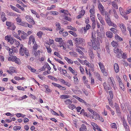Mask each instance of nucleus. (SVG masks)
I'll use <instances>...</instances> for the list:
<instances>
[{"mask_svg": "<svg viewBox=\"0 0 131 131\" xmlns=\"http://www.w3.org/2000/svg\"><path fill=\"white\" fill-rule=\"evenodd\" d=\"M92 45L93 48L95 50H97L100 48V44L99 41L97 39H96V41L95 42H92Z\"/></svg>", "mask_w": 131, "mask_h": 131, "instance_id": "f257e3e1", "label": "nucleus"}, {"mask_svg": "<svg viewBox=\"0 0 131 131\" xmlns=\"http://www.w3.org/2000/svg\"><path fill=\"white\" fill-rule=\"evenodd\" d=\"M116 55V57L117 58L120 59H125L126 58L127 56L126 55V54L125 53H123L121 50H120V51Z\"/></svg>", "mask_w": 131, "mask_h": 131, "instance_id": "f03ea898", "label": "nucleus"}, {"mask_svg": "<svg viewBox=\"0 0 131 131\" xmlns=\"http://www.w3.org/2000/svg\"><path fill=\"white\" fill-rule=\"evenodd\" d=\"M105 20L109 26H111L116 28L117 27L116 25L111 21L110 18H106L105 19Z\"/></svg>", "mask_w": 131, "mask_h": 131, "instance_id": "7ed1b4c3", "label": "nucleus"}, {"mask_svg": "<svg viewBox=\"0 0 131 131\" xmlns=\"http://www.w3.org/2000/svg\"><path fill=\"white\" fill-rule=\"evenodd\" d=\"M119 10L121 15L126 20L128 19V17L126 13L123 11V10L122 8L121 7L119 8Z\"/></svg>", "mask_w": 131, "mask_h": 131, "instance_id": "20e7f679", "label": "nucleus"}, {"mask_svg": "<svg viewBox=\"0 0 131 131\" xmlns=\"http://www.w3.org/2000/svg\"><path fill=\"white\" fill-rule=\"evenodd\" d=\"M74 41L76 43H77L78 45L81 44L82 42H84L85 40L83 38H76L74 39Z\"/></svg>", "mask_w": 131, "mask_h": 131, "instance_id": "39448f33", "label": "nucleus"}, {"mask_svg": "<svg viewBox=\"0 0 131 131\" xmlns=\"http://www.w3.org/2000/svg\"><path fill=\"white\" fill-rule=\"evenodd\" d=\"M123 125L125 128L126 131H129V127L127 125L126 121L124 118L122 119Z\"/></svg>", "mask_w": 131, "mask_h": 131, "instance_id": "423d86ee", "label": "nucleus"}, {"mask_svg": "<svg viewBox=\"0 0 131 131\" xmlns=\"http://www.w3.org/2000/svg\"><path fill=\"white\" fill-rule=\"evenodd\" d=\"M26 19L27 21L32 24L34 25L35 24L34 20H33V18L30 16L27 15L26 17Z\"/></svg>", "mask_w": 131, "mask_h": 131, "instance_id": "0eeeda50", "label": "nucleus"}, {"mask_svg": "<svg viewBox=\"0 0 131 131\" xmlns=\"http://www.w3.org/2000/svg\"><path fill=\"white\" fill-rule=\"evenodd\" d=\"M99 8L101 13V14L103 15H104L105 10L103 9V7L101 3H99L98 5Z\"/></svg>", "mask_w": 131, "mask_h": 131, "instance_id": "6e6552de", "label": "nucleus"}, {"mask_svg": "<svg viewBox=\"0 0 131 131\" xmlns=\"http://www.w3.org/2000/svg\"><path fill=\"white\" fill-rule=\"evenodd\" d=\"M119 26L122 29L123 33L125 35L126 34V28L125 25L123 24H119Z\"/></svg>", "mask_w": 131, "mask_h": 131, "instance_id": "1a4fd4ad", "label": "nucleus"}, {"mask_svg": "<svg viewBox=\"0 0 131 131\" xmlns=\"http://www.w3.org/2000/svg\"><path fill=\"white\" fill-rule=\"evenodd\" d=\"M117 79L119 83V86L124 91V87L123 84L122 82V81L121 79L119 77H118Z\"/></svg>", "mask_w": 131, "mask_h": 131, "instance_id": "9d476101", "label": "nucleus"}, {"mask_svg": "<svg viewBox=\"0 0 131 131\" xmlns=\"http://www.w3.org/2000/svg\"><path fill=\"white\" fill-rule=\"evenodd\" d=\"M0 15L1 19L3 22H4L7 20V18L5 17V14L4 12H1Z\"/></svg>", "mask_w": 131, "mask_h": 131, "instance_id": "9b49d317", "label": "nucleus"}, {"mask_svg": "<svg viewBox=\"0 0 131 131\" xmlns=\"http://www.w3.org/2000/svg\"><path fill=\"white\" fill-rule=\"evenodd\" d=\"M63 29L62 28L59 31V33L60 34H62L63 36L65 37L68 35V33L67 32H63Z\"/></svg>", "mask_w": 131, "mask_h": 131, "instance_id": "f8f14e48", "label": "nucleus"}, {"mask_svg": "<svg viewBox=\"0 0 131 131\" xmlns=\"http://www.w3.org/2000/svg\"><path fill=\"white\" fill-rule=\"evenodd\" d=\"M45 45L46 48L47 49L48 52V53H50L51 52L52 50L50 48L49 44L47 43H45Z\"/></svg>", "mask_w": 131, "mask_h": 131, "instance_id": "ddd939ff", "label": "nucleus"}, {"mask_svg": "<svg viewBox=\"0 0 131 131\" xmlns=\"http://www.w3.org/2000/svg\"><path fill=\"white\" fill-rule=\"evenodd\" d=\"M114 68L115 72L116 73H118L119 70V66L117 63H115L114 65Z\"/></svg>", "mask_w": 131, "mask_h": 131, "instance_id": "4468645a", "label": "nucleus"}, {"mask_svg": "<svg viewBox=\"0 0 131 131\" xmlns=\"http://www.w3.org/2000/svg\"><path fill=\"white\" fill-rule=\"evenodd\" d=\"M91 39H91L90 40V41H91L90 44V45L89 44V45L90 46H91L92 43V42H95L96 41V39L95 36L94 35H93V34H92Z\"/></svg>", "mask_w": 131, "mask_h": 131, "instance_id": "2eb2a0df", "label": "nucleus"}, {"mask_svg": "<svg viewBox=\"0 0 131 131\" xmlns=\"http://www.w3.org/2000/svg\"><path fill=\"white\" fill-rule=\"evenodd\" d=\"M20 48L19 49L20 54L21 56H24V47H23V45H20Z\"/></svg>", "mask_w": 131, "mask_h": 131, "instance_id": "dca6fc26", "label": "nucleus"}, {"mask_svg": "<svg viewBox=\"0 0 131 131\" xmlns=\"http://www.w3.org/2000/svg\"><path fill=\"white\" fill-rule=\"evenodd\" d=\"M95 6L93 5L91 6V9L90 10V12L91 14H94L95 13Z\"/></svg>", "mask_w": 131, "mask_h": 131, "instance_id": "f3484780", "label": "nucleus"}, {"mask_svg": "<svg viewBox=\"0 0 131 131\" xmlns=\"http://www.w3.org/2000/svg\"><path fill=\"white\" fill-rule=\"evenodd\" d=\"M100 115L97 113L95 112L93 115V118L95 119H98Z\"/></svg>", "mask_w": 131, "mask_h": 131, "instance_id": "a211bd4d", "label": "nucleus"}, {"mask_svg": "<svg viewBox=\"0 0 131 131\" xmlns=\"http://www.w3.org/2000/svg\"><path fill=\"white\" fill-rule=\"evenodd\" d=\"M106 35L107 37L111 38L112 37L113 33L110 31H108L106 32Z\"/></svg>", "mask_w": 131, "mask_h": 131, "instance_id": "6ab92c4d", "label": "nucleus"}, {"mask_svg": "<svg viewBox=\"0 0 131 131\" xmlns=\"http://www.w3.org/2000/svg\"><path fill=\"white\" fill-rule=\"evenodd\" d=\"M91 27V26L89 24H88L86 25V27H84V33L86 32L87 30H88Z\"/></svg>", "mask_w": 131, "mask_h": 131, "instance_id": "aec40b11", "label": "nucleus"}, {"mask_svg": "<svg viewBox=\"0 0 131 131\" xmlns=\"http://www.w3.org/2000/svg\"><path fill=\"white\" fill-rule=\"evenodd\" d=\"M98 64L102 72H103V71L105 70V69L103 63L100 62H99L98 63Z\"/></svg>", "mask_w": 131, "mask_h": 131, "instance_id": "412c9836", "label": "nucleus"}, {"mask_svg": "<svg viewBox=\"0 0 131 131\" xmlns=\"http://www.w3.org/2000/svg\"><path fill=\"white\" fill-rule=\"evenodd\" d=\"M36 51H32V53L35 57H36L40 55V51L39 50H38L37 52H36Z\"/></svg>", "mask_w": 131, "mask_h": 131, "instance_id": "4be33fe9", "label": "nucleus"}, {"mask_svg": "<svg viewBox=\"0 0 131 131\" xmlns=\"http://www.w3.org/2000/svg\"><path fill=\"white\" fill-rule=\"evenodd\" d=\"M56 30L58 31L61 29L60 24L58 22H56Z\"/></svg>", "mask_w": 131, "mask_h": 131, "instance_id": "5701e85b", "label": "nucleus"}, {"mask_svg": "<svg viewBox=\"0 0 131 131\" xmlns=\"http://www.w3.org/2000/svg\"><path fill=\"white\" fill-rule=\"evenodd\" d=\"M89 54L91 58L93 59L94 58V54L93 53V52L91 50H90L89 51Z\"/></svg>", "mask_w": 131, "mask_h": 131, "instance_id": "b1692460", "label": "nucleus"}, {"mask_svg": "<svg viewBox=\"0 0 131 131\" xmlns=\"http://www.w3.org/2000/svg\"><path fill=\"white\" fill-rule=\"evenodd\" d=\"M69 70L71 71L74 75H77V73L75 72L74 70L71 67H69L68 68Z\"/></svg>", "mask_w": 131, "mask_h": 131, "instance_id": "393cba45", "label": "nucleus"}, {"mask_svg": "<svg viewBox=\"0 0 131 131\" xmlns=\"http://www.w3.org/2000/svg\"><path fill=\"white\" fill-rule=\"evenodd\" d=\"M115 38L116 40L118 41H122L123 40L122 38L118 35H115Z\"/></svg>", "mask_w": 131, "mask_h": 131, "instance_id": "a878e982", "label": "nucleus"}, {"mask_svg": "<svg viewBox=\"0 0 131 131\" xmlns=\"http://www.w3.org/2000/svg\"><path fill=\"white\" fill-rule=\"evenodd\" d=\"M120 50H121L119 49L117 47H115L114 49V52L115 53H117L120 51Z\"/></svg>", "mask_w": 131, "mask_h": 131, "instance_id": "bb28decb", "label": "nucleus"}, {"mask_svg": "<svg viewBox=\"0 0 131 131\" xmlns=\"http://www.w3.org/2000/svg\"><path fill=\"white\" fill-rule=\"evenodd\" d=\"M64 102L66 105H71L72 103V101L70 99H67L64 101Z\"/></svg>", "mask_w": 131, "mask_h": 131, "instance_id": "cd10ccee", "label": "nucleus"}, {"mask_svg": "<svg viewBox=\"0 0 131 131\" xmlns=\"http://www.w3.org/2000/svg\"><path fill=\"white\" fill-rule=\"evenodd\" d=\"M48 77L49 79H51L52 80H53L55 81H57V79L56 78L54 77H53L52 76V75H48Z\"/></svg>", "mask_w": 131, "mask_h": 131, "instance_id": "c85d7f7f", "label": "nucleus"}, {"mask_svg": "<svg viewBox=\"0 0 131 131\" xmlns=\"http://www.w3.org/2000/svg\"><path fill=\"white\" fill-rule=\"evenodd\" d=\"M95 15L94 14H91L90 18L92 21H95Z\"/></svg>", "mask_w": 131, "mask_h": 131, "instance_id": "c756f323", "label": "nucleus"}, {"mask_svg": "<svg viewBox=\"0 0 131 131\" xmlns=\"http://www.w3.org/2000/svg\"><path fill=\"white\" fill-rule=\"evenodd\" d=\"M80 129H81L85 131L87 130L86 126L84 124H82V125L81 127H80Z\"/></svg>", "mask_w": 131, "mask_h": 131, "instance_id": "7c9ffc66", "label": "nucleus"}, {"mask_svg": "<svg viewBox=\"0 0 131 131\" xmlns=\"http://www.w3.org/2000/svg\"><path fill=\"white\" fill-rule=\"evenodd\" d=\"M110 30L114 34H116L117 32V30L114 28H112L110 29Z\"/></svg>", "mask_w": 131, "mask_h": 131, "instance_id": "2f4dec72", "label": "nucleus"}, {"mask_svg": "<svg viewBox=\"0 0 131 131\" xmlns=\"http://www.w3.org/2000/svg\"><path fill=\"white\" fill-rule=\"evenodd\" d=\"M24 53H25L26 55L27 56H28L29 54V51L25 47H24Z\"/></svg>", "mask_w": 131, "mask_h": 131, "instance_id": "473e14b6", "label": "nucleus"}, {"mask_svg": "<svg viewBox=\"0 0 131 131\" xmlns=\"http://www.w3.org/2000/svg\"><path fill=\"white\" fill-rule=\"evenodd\" d=\"M44 85V87L46 89V91L47 92H51V90L49 88V86L48 85Z\"/></svg>", "mask_w": 131, "mask_h": 131, "instance_id": "72a5a7b5", "label": "nucleus"}, {"mask_svg": "<svg viewBox=\"0 0 131 131\" xmlns=\"http://www.w3.org/2000/svg\"><path fill=\"white\" fill-rule=\"evenodd\" d=\"M38 48V45L36 44H34V45L32 49V51H36Z\"/></svg>", "mask_w": 131, "mask_h": 131, "instance_id": "f704fd0d", "label": "nucleus"}, {"mask_svg": "<svg viewBox=\"0 0 131 131\" xmlns=\"http://www.w3.org/2000/svg\"><path fill=\"white\" fill-rule=\"evenodd\" d=\"M12 33L14 37H15L19 39L20 40H21V39L20 37L18 36L17 34L15 32H12Z\"/></svg>", "mask_w": 131, "mask_h": 131, "instance_id": "c9c22d12", "label": "nucleus"}, {"mask_svg": "<svg viewBox=\"0 0 131 131\" xmlns=\"http://www.w3.org/2000/svg\"><path fill=\"white\" fill-rule=\"evenodd\" d=\"M28 36L27 33H24V34L21 36V38L23 39H26V37Z\"/></svg>", "mask_w": 131, "mask_h": 131, "instance_id": "e433bc0d", "label": "nucleus"}, {"mask_svg": "<svg viewBox=\"0 0 131 131\" xmlns=\"http://www.w3.org/2000/svg\"><path fill=\"white\" fill-rule=\"evenodd\" d=\"M20 25L25 27H27V26L28 23L24 22H21L20 24Z\"/></svg>", "mask_w": 131, "mask_h": 131, "instance_id": "4c0bfd02", "label": "nucleus"}, {"mask_svg": "<svg viewBox=\"0 0 131 131\" xmlns=\"http://www.w3.org/2000/svg\"><path fill=\"white\" fill-rule=\"evenodd\" d=\"M43 34L42 32L40 31L37 33V35L39 38H41V35Z\"/></svg>", "mask_w": 131, "mask_h": 131, "instance_id": "58836bf2", "label": "nucleus"}, {"mask_svg": "<svg viewBox=\"0 0 131 131\" xmlns=\"http://www.w3.org/2000/svg\"><path fill=\"white\" fill-rule=\"evenodd\" d=\"M74 78V82L75 84L78 83L79 82V80L77 77L75 76L73 77Z\"/></svg>", "mask_w": 131, "mask_h": 131, "instance_id": "ea45409f", "label": "nucleus"}, {"mask_svg": "<svg viewBox=\"0 0 131 131\" xmlns=\"http://www.w3.org/2000/svg\"><path fill=\"white\" fill-rule=\"evenodd\" d=\"M111 45L113 47L118 45V44L117 42L113 41L111 43Z\"/></svg>", "mask_w": 131, "mask_h": 131, "instance_id": "a19ab883", "label": "nucleus"}, {"mask_svg": "<svg viewBox=\"0 0 131 131\" xmlns=\"http://www.w3.org/2000/svg\"><path fill=\"white\" fill-rule=\"evenodd\" d=\"M15 41H16V39L12 38H11L10 40L9 41L10 43L11 44H13L15 42Z\"/></svg>", "mask_w": 131, "mask_h": 131, "instance_id": "79ce46f5", "label": "nucleus"}, {"mask_svg": "<svg viewBox=\"0 0 131 131\" xmlns=\"http://www.w3.org/2000/svg\"><path fill=\"white\" fill-rule=\"evenodd\" d=\"M67 28L69 29H70L74 31H76L77 30L74 27H73L71 26H67Z\"/></svg>", "mask_w": 131, "mask_h": 131, "instance_id": "37998d69", "label": "nucleus"}, {"mask_svg": "<svg viewBox=\"0 0 131 131\" xmlns=\"http://www.w3.org/2000/svg\"><path fill=\"white\" fill-rule=\"evenodd\" d=\"M51 14L53 15H57L59 14V13L56 11H51L50 12Z\"/></svg>", "mask_w": 131, "mask_h": 131, "instance_id": "c03bdc74", "label": "nucleus"}, {"mask_svg": "<svg viewBox=\"0 0 131 131\" xmlns=\"http://www.w3.org/2000/svg\"><path fill=\"white\" fill-rule=\"evenodd\" d=\"M46 69V65H44L42 68L39 69V71L40 72L41 71L44 70Z\"/></svg>", "mask_w": 131, "mask_h": 131, "instance_id": "a18cd8bd", "label": "nucleus"}, {"mask_svg": "<svg viewBox=\"0 0 131 131\" xmlns=\"http://www.w3.org/2000/svg\"><path fill=\"white\" fill-rule=\"evenodd\" d=\"M55 5H52L50 7H48L47 8V9L48 10H51L52 9L54 8H55Z\"/></svg>", "mask_w": 131, "mask_h": 131, "instance_id": "49530a36", "label": "nucleus"}, {"mask_svg": "<svg viewBox=\"0 0 131 131\" xmlns=\"http://www.w3.org/2000/svg\"><path fill=\"white\" fill-rule=\"evenodd\" d=\"M21 129V127L17 126H15L13 127V129L14 130H20Z\"/></svg>", "mask_w": 131, "mask_h": 131, "instance_id": "de8ad7c7", "label": "nucleus"}, {"mask_svg": "<svg viewBox=\"0 0 131 131\" xmlns=\"http://www.w3.org/2000/svg\"><path fill=\"white\" fill-rule=\"evenodd\" d=\"M112 5L113 7L114 8L117 9H118V6L116 2H112Z\"/></svg>", "mask_w": 131, "mask_h": 131, "instance_id": "09e8293b", "label": "nucleus"}, {"mask_svg": "<svg viewBox=\"0 0 131 131\" xmlns=\"http://www.w3.org/2000/svg\"><path fill=\"white\" fill-rule=\"evenodd\" d=\"M88 67L91 68V70L93 72L94 71V66L93 65H92L90 64L89 65Z\"/></svg>", "mask_w": 131, "mask_h": 131, "instance_id": "8fccbe9b", "label": "nucleus"}, {"mask_svg": "<svg viewBox=\"0 0 131 131\" xmlns=\"http://www.w3.org/2000/svg\"><path fill=\"white\" fill-rule=\"evenodd\" d=\"M6 26L8 27H10L12 26L13 23L7 21L6 22Z\"/></svg>", "mask_w": 131, "mask_h": 131, "instance_id": "3c124183", "label": "nucleus"}, {"mask_svg": "<svg viewBox=\"0 0 131 131\" xmlns=\"http://www.w3.org/2000/svg\"><path fill=\"white\" fill-rule=\"evenodd\" d=\"M68 32L69 33L72 34V35L75 37H77V35L74 32H73L71 31H69Z\"/></svg>", "mask_w": 131, "mask_h": 131, "instance_id": "603ef678", "label": "nucleus"}, {"mask_svg": "<svg viewBox=\"0 0 131 131\" xmlns=\"http://www.w3.org/2000/svg\"><path fill=\"white\" fill-rule=\"evenodd\" d=\"M77 51L80 54H81L82 55H83L84 54V53L80 50L78 49H76Z\"/></svg>", "mask_w": 131, "mask_h": 131, "instance_id": "864d4df0", "label": "nucleus"}, {"mask_svg": "<svg viewBox=\"0 0 131 131\" xmlns=\"http://www.w3.org/2000/svg\"><path fill=\"white\" fill-rule=\"evenodd\" d=\"M55 40L56 42H59L62 40V39L61 38H57L55 39Z\"/></svg>", "mask_w": 131, "mask_h": 131, "instance_id": "5fc2aeb1", "label": "nucleus"}, {"mask_svg": "<svg viewBox=\"0 0 131 131\" xmlns=\"http://www.w3.org/2000/svg\"><path fill=\"white\" fill-rule=\"evenodd\" d=\"M16 1H17V2L18 3H19L21 4V5L23 6V7H26L27 6H26V5H24L23 3L21 1H19V0H16Z\"/></svg>", "mask_w": 131, "mask_h": 131, "instance_id": "6e6d98bb", "label": "nucleus"}, {"mask_svg": "<svg viewBox=\"0 0 131 131\" xmlns=\"http://www.w3.org/2000/svg\"><path fill=\"white\" fill-rule=\"evenodd\" d=\"M9 69L11 72L14 73L15 72V68L13 67H10L9 68Z\"/></svg>", "mask_w": 131, "mask_h": 131, "instance_id": "4d7b16f0", "label": "nucleus"}, {"mask_svg": "<svg viewBox=\"0 0 131 131\" xmlns=\"http://www.w3.org/2000/svg\"><path fill=\"white\" fill-rule=\"evenodd\" d=\"M70 54L72 55L73 56H77V53L76 52H69Z\"/></svg>", "mask_w": 131, "mask_h": 131, "instance_id": "13d9d810", "label": "nucleus"}, {"mask_svg": "<svg viewBox=\"0 0 131 131\" xmlns=\"http://www.w3.org/2000/svg\"><path fill=\"white\" fill-rule=\"evenodd\" d=\"M115 107L116 110L120 109L119 107L117 104L116 103H115Z\"/></svg>", "mask_w": 131, "mask_h": 131, "instance_id": "bf43d9fd", "label": "nucleus"}, {"mask_svg": "<svg viewBox=\"0 0 131 131\" xmlns=\"http://www.w3.org/2000/svg\"><path fill=\"white\" fill-rule=\"evenodd\" d=\"M14 61L17 64H20V60L19 58H17Z\"/></svg>", "mask_w": 131, "mask_h": 131, "instance_id": "052dcab7", "label": "nucleus"}, {"mask_svg": "<svg viewBox=\"0 0 131 131\" xmlns=\"http://www.w3.org/2000/svg\"><path fill=\"white\" fill-rule=\"evenodd\" d=\"M11 37L9 36H5V40H7L8 42H9V41L10 40Z\"/></svg>", "mask_w": 131, "mask_h": 131, "instance_id": "680f3d73", "label": "nucleus"}, {"mask_svg": "<svg viewBox=\"0 0 131 131\" xmlns=\"http://www.w3.org/2000/svg\"><path fill=\"white\" fill-rule=\"evenodd\" d=\"M61 82L63 83L64 85L67 84V82H66L63 79H60L59 80Z\"/></svg>", "mask_w": 131, "mask_h": 131, "instance_id": "e2e57ef3", "label": "nucleus"}, {"mask_svg": "<svg viewBox=\"0 0 131 131\" xmlns=\"http://www.w3.org/2000/svg\"><path fill=\"white\" fill-rule=\"evenodd\" d=\"M59 43L60 44V45L59 46L60 47H61L62 46H64V41L62 40L59 42Z\"/></svg>", "mask_w": 131, "mask_h": 131, "instance_id": "0e129e2a", "label": "nucleus"}, {"mask_svg": "<svg viewBox=\"0 0 131 131\" xmlns=\"http://www.w3.org/2000/svg\"><path fill=\"white\" fill-rule=\"evenodd\" d=\"M96 76L99 80L101 81V79L100 78V76L99 74L98 73H96Z\"/></svg>", "mask_w": 131, "mask_h": 131, "instance_id": "69168bd1", "label": "nucleus"}, {"mask_svg": "<svg viewBox=\"0 0 131 131\" xmlns=\"http://www.w3.org/2000/svg\"><path fill=\"white\" fill-rule=\"evenodd\" d=\"M16 21L18 23H20H20H21V18L19 17H18L16 19Z\"/></svg>", "mask_w": 131, "mask_h": 131, "instance_id": "338daca9", "label": "nucleus"}, {"mask_svg": "<svg viewBox=\"0 0 131 131\" xmlns=\"http://www.w3.org/2000/svg\"><path fill=\"white\" fill-rule=\"evenodd\" d=\"M116 112L117 113V115L118 116H121V112L120 111V109L116 110Z\"/></svg>", "mask_w": 131, "mask_h": 131, "instance_id": "774afa93", "label": "nucleus"}]
</instances>
